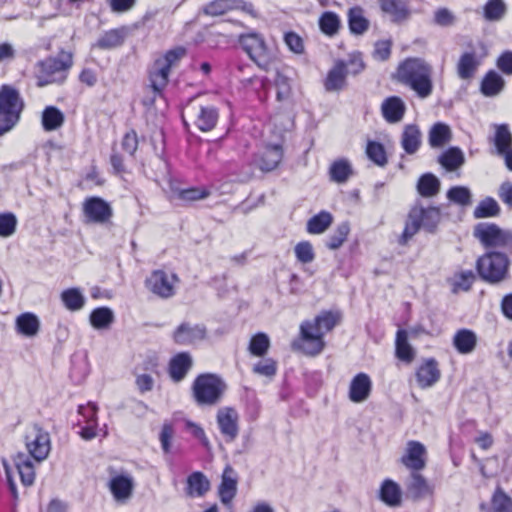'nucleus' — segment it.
Returning a JSON list of instances; mask_svg holds the SVG:
<instances>
[{
	"instance_id": "1",
	"label": "nucleus",
	"mask_w": 512,
	"mask_h": 512,
	"mask_svg": "<svg viewBox=\"0 0 512 512\" xmlns=\"http://www.w3.org/2000/svg\"><path fill=\"white\" fill-rule=\"evenodd\" d=\"M397 80L408 86L416 95L425 99L433 91L432 67L420 58H408L401 62L396 72Z\"/></svg>"
},
{
	"instance_id": "2",
	"label": "nucleus",
	"mask_w": 512,
	"mask_h": 512,
	"mask_svg": "<svg viewBox=\"0 0 512 512\" xmlns=\"http://www.w3.org/2000/svg\"><path fill=\"white\" fill-rule=\"evenodd\" d=\"M186 55V49L176 47L155 59L149 69L150 87L156 96H161L168 85L170 71Z\"/></svg>"
},
{
	"instance_id": "3",
	"label": "nucleus",
	"mask_w": 512,
	"mask_h": 512,
	"mask_svg": "<svg viewBox=\"0 0 512 512\" xmlns=\"http://www.w3.org/2000/svg\"><path fill=\"white\" fill-rule=\"evenodd\" d=\"M509 257L501 252H487L476 262V269L482 280L489 284H499L509 278Z\"/></svg>"
},
{
	"instance_id": "4",
	"label": "nucleus",
	"mask_w": 512,
	"mask_h": 512,
	"mask_svg": "<svg viewBox=\"0 0 512 512\" xmlns=\"http://www.w3.org/2000/svg\"><path fill=\"white\" fill-rule=\"evenodd\" d=\"M227 389L226 383L215 374H201L193 382L192 395L200 406L217 405Z\"/></svg>"
},
{
	"instance_id": "5",
	"label": "nucleus",
	"mask_w": 512,
	"mask_h": 512,
	"mask_svg": "<svg viewBox=\"0 0 512 512\" xmlns=\"http://www.w3.org/2000/svg\"><path fill=\"white\" fill-rule=\"evenodd\" d=\"M24 108L23 99L17 89L10 85L0 88V136L9 132L19 121Z\"/></svg>"
},
{
	"instance_id": "6",
	"label": "nucleus",
	"mask_w": 512,
	"mask_h": 512,
	"mask_svg": "<svg viewBox=\"0 0 512 512\" xmlns=\"http://www.w3.org/2000/svg\"><path fill=\"white\" fill-rule=\"evenodd\" d=\"M364 68L365 65L360 53H352L346 60H336L325 78V89L329 92L342 90L346 86V77L348 75H357Z\"/></svg>"
},
{
	"instance_id": "7",
	"label": "nucleus",
	"mask_w": 512,
	"mask_h": 512,
	"mask_svg": "<svg viewBox=\"0 0 512 512\" xmlns=\"http://www.w3.org/2000/svg\"><path fill=\"white\" fill-rule=\"evenodd\" d=\"M293 347L311 356L322 352L325 347L324 333L315 320L301 323L299 339L293 342Z\"/></svg>"
},
{
	"instance_id": "8",
	"label": "nucleus",
	"mask_w": 512,
	"mask_h": 512,
	"mask_svg": "<svg viewBox=\"0 0 512 512\" xmlns=\"http://www.w3.org/2000/svg\"><path fill=\"white\" fill-rule=\"evenodd\" d=\"M25 447L27 455L36 463L43 462L51 451L50 434L38 425L32 426L25 435Z\"/></svg>"
},
{
	"instance_id": "9",
	"label": "nucleus",
	"mask_w": 512,
	"mask_h": 512,
	"mask_svg": "<svg viewBox=\"0 0 512 512\" xmlns=\"http://www.w3.org/2000/svg\"><path fill=\"white\" fill-rule=\"evenodd\" d=\"M474 236L487 248L509 249L512 247V232L496 224L480 223L475 227Z\"/></svg>"
},
{
	"instance_id": "10",
	"label": "nucleus",
	"mask_w": 512,
	"mask_h": 512,
	"mask_svg": "<svg viewBox=\"0 0 512 512\" xmlns=\"http://www.w3.org/2000/svg\"><path fill=\"white\" fill-rule=\"evenodd\" d=\"M180 279L174 272L155 270L146 279V286L153 294L168 299L175 295Z\"/></svg>"
},
{
	"instance_id": "11",
	"label": "nucleus",
	"mask_w": 512,
	"mask_h": 512,
	"mask_svg": "<svg viewBox=\"0 0 512 512\" xmlns=\"http://www.w3.org/2000/svg\"><path fill=\"white\" fill-rule=\"evenodd\" d=\"M82 213L87 224H106L113 216V209L103 198L91 196L83 201Z\"/></svg>"
},
{
	"instance_id": "12",
	"label": "nucleus",
	"mask_w": 512,
	"mask_h": 512,
	"mask_svg": "<svg viewBox=\"0 0 512 512\" xmlns=\"http://www.w3.org/2000/svg\"><path fill=\"white\" fill-rule=\"evenodd\" d=\"M267 75L260 76L258 79L261 80L263 88H267L270 84H273L276 90V98L279 102L288 101L291 98L292 88L290 79L281 74L278 70L277 62H271L268 68H264Z\"/></svg>"
},
{
	"instance_id": "13",
	"label": "nucleus",
	"mask_w": 512,
	"mask_h": 512,
	"mask_svg": "<svg viewBox=\"0 0 512 512\" xmlns=\"http://www.w3.org/2000/svg\"><path fill=\"white\" fill-rule=\"evenodd\" d=\"M107 487L116 503L126 504L133 495L135 480L127 472H113L110 474Z\"/></svg>"
},
{
	"instance_id": "14",
	"label": "nucleus",
	"mask_w": 512,
	"mask_h": 512,
	"mask_svg": "<svg viewBox=\"0 0 512 512\" xmlns=\"http://www.w3.org/2000/svg\"><path fill=\"white\" fill-rule=\"evenodd\" d=\"M98 406L93 402L78 406L80 419L77 425L81 428L79 435L84 440H92L98 435Z\"/></svg>"
},
{
	"instance_id": "15",
	"label": "nucleus",
	"mask_w": 512,
	"mask_h": 512,
	"mask_svg": "<svg viewBox=\"0 0 512 512\" xmlns=\"http://www.w3.org/2000/svg\"><path fill=\"white\" fill-rule=\"evenodd\" d=\"M67 72L56 62V58H48L39 63V70L36 74L37 86L44 87L53 83H62Z\"/></svg>"
},
{
	"instance_id": "16",
	"label": "nucleus",
	"mask_w": 512,
	"mask_h": 512,
	"mask_svg": "<svg viewBox=\"0 0 512 512\" xmlns=\"http://www.w3.org/2000/svg\"><path fill=\"white\" fill-rule=\"evenodd\" d=\"M427 462V451L425 446L415 440L406 444L405 452L401 457V463L412 472L423 470Z\"/></svg>"
},
{
	"instance_id": "17",
	"label": "nucleus",
	"mask_w": 512,
	"mask_h": 512,
	"mask_svg": "<svg viewBox=\"0 0 512 512\" xmlns=\"http://www.w3.org/2000/svg\"><path fill=\"white\" fill-rule=\"evenodd\" d=\"M186 116L203 132L211 131L218 121V111L213 106H190Z\"/></svg>"
},
{
	"instance_id": "18",
	"label": "nucleus",
	"mask_w": 512,
	"mask_h": 512,
	"mask_svg": "<svg viewBox=\"0 0 512 512\" xmlns=\"http://www.w3.org/2000/svg\"><path fill=\"white\" fill-rule=\"evenodd\" d=\"M206 329L202 325L181 323L173 332L172 339L178 345H193L205 338Z\"/></svg>"
},
{
	"instance_id": "19",
	"label": "nucleus",
	"mask_w": 512,
	"mask_h": 512,
	"mask_svg": "<svg viewBox=\"0 0 512 512\" xmlns=\"http://www.w3.org/2000/svg\"><path fill=\"white\" fill-rule=\"evenodd\" d=\"M372 391V380L370 376L364 372L356 374L350 384L348 397L353 403L365 402Z\"/></svg>"
},
{
	"instance_id": "20",
	"label": "nucleus",
	"mask_w": 512,
	"mask_h": 512,
	"mask_svg": "<svg viewBox=\"0 0 512 512\" xmlns=\"http://www.w3.org/2000/svg\"><path fill=\"white\" fill-rule=\"evenodd\" d=\"M217 423L221 433L233 440L238 434V413L234 408L223 407L217 412Z\"/></svg>"
},
{
	"instance_id": "21",
	"label": "nucleus",
	"mask_w": 512,
	"mask_h": 512,
	"mask_svg": "<svg viewBox=\"0 0 512 512\" xmlns=\"http://www.w3.org/2000/svg\"><path fill=\"white\" fill-rule=\"evenodd\" d=\"M381 11L392 22L401 23L409 18L410 9L406 0H378Z\"/></svg>"
},
{
	"instance_id": "22",
	"label": "nucleus",
	"mask_w": 512,
	"mask_h": 512,
	"mask_svg": "<svg viewBox=\"0 0 512 512\" xmlns=\"http://www.w3.org/2000/svg\"><path fill=\"white\" fill-rule=\"evenodd\" d=\"M283 159V147L281 143L266 145L258 161V168L264 172L276 169Z\"/></svg>"
},
{
	"instance_id": "23",
	"label": "nucleus",
	"mask_w": 512,
	"mask_h": 512,
	"mask_svg": "<svg viewBox=\"0 0 512 512\" xmlns=\"http://www.w3.org/2000/svg\"><path fill=\"white\" fill-rule=\"evenodd\" d=\"M407 493L415 500L423 499L433 495L434 486L419 472H412L409 483L407 484Z\"/></svg>"
},
{
	"instance_id": "24",
	"label": "nucleus",
	"mask_w": 512,
	"mask_h": 512,
	"mask_svg": "<svg viewBox=\"0 0 512 512\" xmlns=\"http://www.w3.org/2000/svg\"><path fill=\"white\" fill-rule=\"evenodd\" d=\"M440 379V370L434 359L425 361L416 372L418 385L425 389L433 386Z\"/></svg>"
},
{
	"instance_id": "25",
	"label": "nucleus",
	"mask_w": 512,
	"mask_h": 512,
	"mask_svg": "<svg viewBox=\"0 0 512 512\" xmlns=\"http://www.w3.org/2000/svg\"><path fill=\"white\" fill-rule=\"evenodd\" d=\"M237 491V477L235 471L227 466L222 474V481L218 489L220 500L223 504L228 505L235 497Z\"/></svg>"
},
{
	"instance_id": "26",
	"label": "nucleus",
	"mask_w": 512,
	"mask_h": 512,
	"mask_svg": "<svg viewBox=\"0 0 512 512\" xmlns=\"http://www.w3.org/2000/svg\"><path fill=\"white\" fill-rule=\"evenodd\" d=\"M13 461L20 476L21 483L24 486H32L36 476L35 461L31 460V457L25 453H18Z\"/></svg>"
},
{
	"instance_id": "27",
	"label": "nucleus",
	"mask_w": 512,
	"mask_h": 512,
	"mask_svg": "<svg viewBox=\"0 0 512 512\" xmlns=\"http://www.w3.org/2000/svg\"><path fill=\"white\" fill-rule=\"evenodd\" d=\"M192 367L189 353L181 352L175 355L169 363V375L174 382L182 381Z\"/></svg>"
},
{
	"instance_id": "28",
	"label": "nucleus",
	"mask_w": 512,
	"mask_h": 512,
	"mask_svg": "<svg viewBox=\"0 0 512 512\" xmlns=\"http://www.w3.org/2000/svg\"><path fill=\"white\" fill-rule=\"evenodd\" d=\"M453 346L460 354L472 353L477 345V335L470 329H460L453 336Z\"/></svg>"
},
{
	"instance_id": "29",
	"label": "nucleus",
	"mask_w": 512,
	"mask_h": 512,
	"mask_svg": "<svg viewBox=\"0 0 512 512\" xmlns=\"http://www.w3.org/2000/svg\"><path fill=\"white\" fill-rule=\"evenodd\" d=\"M381 110L387 122L397 123L402 120L406 107L401 98L392 96L384 100Z\"/></svg>"
},
{
	"instance_id": "30",
	"label": "nucleus",
	"mask_w": 512,
	"mask_h": 512,
	"mask_svg": "<svg viewBox=\"0 0 512 512\" xmlns=\"http://www.w3.org/2000/svg\"><path fill=\"white\" fill-rule=\"evenodd\" d=\"M65 122L64 113L56 106H46L41 113V125L44 131L52 132L60 129Z\"/></svg>"
},
{
	"instance_id": "31",
	"label": "nucleus",
	"mask_w": 512,
	"mask_h": 512,
	"mask_svg": "<svg viewBox=\"0 0 512 512\" xmlns=\"http://www.w3.org/2000/svg\"><path fill=\"white\" fill-rule=\"evenodd\" d=\"M16 331L25 337H34L40 329L39 318L31 312L20 314L15 321Z\"/></svg>"
},
{
	"instance_id": "32",
	"label": "nucleus",
	"mask_w": 512,
	"mask_h": 512,
	"mask_svg": "<svg viewBox=\"0 0 512 512\" xmlns=\"http://www.w3.org/2000/svg\"><path fill=\"white\" fill-rule=\"evenodd\" d=\"M210 489V481L202 472H193L186 481V494L189 497H203Z\"/></svg>"
},
{
	"instance_id": "33",
	"label": "nucleus",
	"mask_w": 512,
	"mask_h": 512,
	"mask_svg": "<svg viewBox=\"0 0 512 512\" xmlns=\"http://www.w3.org/2000/svg\"><path fill=\"white\" fill-rule=\"evenodd\" d=\"M475 281V274L472 270H459L447 279L454 294L467 292Z\"/></svg>"
},
{
	"instance_id": "34",
	"label": "nucleus",
	"mask_w": 512,
	"mask_h": 512,
	"mask_svg": "<svg viewBox=\"0 0 512 512\" xmlns=\"http://www.w3.org/2000/svg\"><path fill=\"white\" fill-rule=\"evenodd\" d=\"M395 355L405 363H411L415 358V350L408 341V333L404 329H399L396 333Z\"/></svg>"
},
{
	"instance_id": "35",
	"label": "nucleus",
	"mask_w": 512,
	"mask_h": 512,
	"mask_svg": "<svg viewBox=\"0 0 512 512\" xmlns=\"http://www.w3.org/2000/svg\"><path fill=\"white\" fill-rule=\"evenodd\" d=\"M380 499L390 507L400 506L402 502L400 486L393 480H384L380 488Z\"/></svg>"
},
{
	"instance_id": "36",
	"label": "nucleus",
	"mask_w": 512,
	"mask_h": 512,
	"mask_svg": "<svg viewBox=\"0 0 512 512\" xmlns=\"http://www.w3.org/2000/svg\"><path fill=\"white\" fill-rule=\"evenodd\" d=\"M421 145V132L414 124L406 125L401 137V146L407 154H415Z\"/></svg>"
},
{
	"instance_id": "37",
	"label": "nucleus",
	"mask_w": 512,
	"mask_h": 512,
	"mask_svg": "<svg viewBox=\"0 0 512 512\" xmlns=\"http://www.w3.org/2000/svg\"><path fill=\"white\" fill-rule=\"evenodd\" d=\"M115 321V315L109 307H98L89 316L91 326L96 330H108Z\"/></svg>"
},
{
	"instance_id": "38",
	"label": "nucleus",
	"mask_w": 512,
	"mask_h": 512,
	"mask_svg": "<svg viewBox=\"0 0 512 512\" xmlns=\"http://www.w3.org/2000/svg\"><path fill=\"white\" fill-rule=\"evenodd\" d=\"M64 307L72 312L81 310L86 303V297L80 288L72 287L65 289L60 294Z\"/></svg>"
},
{
	"instance_id": "39",
	"label": "nucleus",
	"mask_w": 512,
	"mask_h": 512,
	"mask_svg": "<svg viewBox=\"0 0 512 512\" xmlns=\"http://www.w3.org/2000/svg\"><path fill=\"white\" fill-rule=\"evenodd\" d=\"M505 86V80L497 72L489 71L481 82V93L487 97H494L498 95Z\"/></svg>"
},
{
	"instance_id": "40",
	"label": "nucleus",
	"mask_w": 512,
	"mask_h": 512,
	"mask_svg": "<svg viewBox=\"0 0 512 512\" xmlns=\"http://www.w3.org/2000/svg\"><path fill=\"white\" fill-rule=\"evenodd\" d=\"M438 162L447 171H455L464 164V153L458 147H450L439 156Z\"/></svg>"
},
{
	"instance_id": "41",
	"label": "nucleus",
	"mask_w": 512,
	"mask_h": 512,
	"mask_svg": "<svg viewBox=\"0 0 512 512\" xmlns=\"http://www.w3.org/2000/svg\"><path fill=\"white\" fill-rule=\"evenodd\" d=\"M352 174V165L345 158L335 160L329 167L330 180L338 184L347 182Z\"/></svg>"
},
{
	"instance_id": "42",
	"label": "nucleus",
	"mask_w": 512,
	"mask_h": 512,
	"mask_svg": "<svg viewBox=\"0 0 512 512\" xmlns=\"http://www.w3.org/2000/svg\"><path fill=\"white\" fill-rule=\"evenodd\" d=\"M332 223V214L328 211L322 210L307 221L306 230L312 235L323 234Z\"/></svg>"
},
{
	"instance_id": "43",
	"label": "nucleus",
	"mask_w": 512,
	"mask_h": 512,
	"mask_svg": "<svg viewBox=\"0 0 512 512\" xmlns=\"http://www.w3.org/2000/svg\"><path fill=\"white\" fill-rule=\"evenodd\" d=\"M416 211L420 214L418 222L421 224V227L427 231H433L440 221V210L436 207L423 208L421 206H415L411 209V212Z\"/></svg>"
},
{
	"instance_id": "44",
	"label": "nucleus",
	"mask_w": 512,
	"mask_h": 512,
	"mask_svg": "<svg viewBox=\"0 0 512 512\" xmlns=\"http://www.w3.org/2000/svg\"><path fill=\"white\" fill-rule=\"evenodd\" d=\"M452 133L450 127L442 122L434 124L429 131V145L432 148H440L451 140Z\"/></svg>"
},
{
	"instance_id": "45",
	"label": "nucleus",
	"mask_w": 512,
	"mask_h": 512,
	"mask_svg": "<svg viewBox=\"0 0 512 512\" xmlns=\"http://www.w3.org/2000/svg\"><path fill=\"white\" fill-rule=\"evenodd\" d=\"M244 8L240 0H213L205 5L203 11L210 16H219L230 10Z\"/></svg>"
},
{
	"instance_id": "46",
	"label": "nucleus",
	"mask_w": 512,
	"mask_h": 512,
	"mask_svg": "<svg viewBox=\"0 0 512 512\" xmlns=\"http://www.w3.org/2000/svg\"><path fill=\"white\" fill-rule=\"evenodd\" d=\"M494 145L499 155L512 148V133L507 124L495 125Z\"/></svg>"
},
{
	"instance_id": "47",
	"label": "nucleus",
	"mask_w": 512,
	"mask_h": 512,
	"mask_svg": "<svg viewBox=\"0 0 512 512\" xmlns=\"http://www.w3.org/2000/svg\"><path fill=\"white\" fill-rule=\"evenodd\" d=\"M479 62L473 53H464L457 64V73L461 79L467 80L474 76Z\"/></svg>"
},
{
	"instance_id": "48",
	"label": "nucleus",
	"mask_w": 512,
	"mask_h": 512,
	"mask_svg": "<svg viewBox=\"0 0 512 512\" xmlns=\"http://www.w3.org/2000/svg\"><path fill=\"white\" fill-rule=\"evenodd\" d=\"M439 189L440 181L431 173L422 175L417 184V190L423 197H433L439 192Z\"/></svg>"
},
{
	"instance_id": "49",
	"label": "nucleus",
	"mask_w": 512,
	"mask_h": 512,
	"mask_svg": "<svg viewBox=\"0 0 512 512\" xmlns=\"http://www.w3.org/2000/svg\"><path fill=\"white\" fill-rule=\"evenodd\" d=\"M348 23L350 32H365L369 29V21L364 16L363 9L358 6L349 9Z\"/></svg>"
},
{
	"instance_id": "50",
	"label": "nucleus",
	"mask_w": 512,
	"mask_h": 512,
	"mask_svg": "<svg viewBox=\"0 0 512 512\" xmlns=\"http://www.w3.org/2000/svg\"><path fill=\"white\" fill-rule=\"evenodd\" d=\"M489 512H512V498L500 487L492 495Z\"/></svg>"
},
{
	"instance_id": "51",
	"label": "nucleus",
	"mask_w": 512,
	"mask_h": 512,
	"mask_svg": "<svg viewBox=\"0 0 512 512\" xmlns=\"http://www.w3.org/2000/svg\"><path fill=\"white\" fill-rule=\"evenodd\" d=\"M350 232V226L348 222L340 223L336 229L330 234L326 240V247L330 250H336L340 248L346 241Z\"/></svg>"
},
{
	"instance_id": "52",
	"label": "nucleus",
	"mask_w": 512,
	"mask_h": 512,
	"mask_svg": "<svg viewBox=\"0 0 512 512\" xmlns=\"http://www.w3.org/2000/svg\"><path fill=\"white\" fill-rule=\"evenodd\" d=\"M499 212L500 207L497 201L491 197H487L476 206L473 215L476 219H481L497 216Z\"/></svg>"
},
{
	"instance_id": "53",
	"label": "nucleus",
	"mask_w": 512,
	"mask_h": 512,
	"mask_svg": "<svg viewBox=\"0 0 512 512\" xmlns=\"http://www.w3.org/2000/svg\"><path fill=\"white\" fill-rule=\"evenodd\" d=\"M418 213H419L418 211H416V212L410 211L409 212L408 219L406 221L404 230L398 240L400 245H406L408 243V241L410 239H412V237L414 235L417 234L419 229L422 228L421 224L418 222V217L420 215Z\"/></svg>"
},
{
	"instance_id": "54",
	"label": "nucleus",
	"mask_w": 512,
	"mask_h": 512,
	"mask_svg": "<svg viewBox=\"0 0 512 512\" xmlns=\"http://www.w3.org/2000/svg\"><path fill=\"white\" fill-rule=\"evenodd\" d=\"M367 157L378 166H384L387 163V155L384 146L376 141H368L366 145Z\"/></svg>"
},
{
	"instance_id": "55",
	"label": "nucleus",
	"mask_w": 512,
	"mask_h": 512,
	"mask_svg": "<svg viewBox=\"0 0 512 512\" xmlns=\"http://www.w3.org/2000/svg\"><path fill=\"white\" fill-rule=\"evenodd\" d=\"M340 318L341 314L339 312L323 311L314 320L325 335L337 325Z\"/></svg>"
},
{
	"instance_id": "56",
	"label": "nucleus",
	"mask_w": 512,
	"mask_h": 512,
	"mask_svg": "<svg viewBox=\"0 0 512 512\" xmlns=\"http://www.w3.org/2000/svg\"><path fill=\"white\" fill-rule=\"evenodd\" d=\"M17 217L12 212H0V237L9 238L16 232Z\"/></svg>"
},
{
	"instance_id": "57",
	"label": "nucleus",
	"mask_w": 512,
	"mask_h": 512,
	"mask_svg": "<svg viewBox=\"0 0 512 512\" xmlns=\"http://www.w3.org/2000/svg\"><path fill=\"white\" fill-rule=\"evenodd\" d=\"M447 198L458 205L467 206L471 204L472 195L465 186H454L447 192Z\"/></svg>"
},
{
	"instance_id": "58",
	"label": "nucleus",
	"mask_w": 512,
	"mask_h": 512,
	"mask_svg": "<svg viewBox=\"0 0 512 512\" xmlns=\"http://www.w3.org/2000/svg\"><path fill=\"white\" fill-rule=\"evenodd\" d=\"M294 254L302 264H309L315 259V252L312 244L309 241H301L294 247Z\"/></svg>"
},
{
	"instance_id": "59",
	"label": "nucleus",
	"mask_w": 512,
	"mask_h": 512,
	"mask_svg": "<svg viewBox=\"0 0 512 512\" xmlns=\"http://www.w3.org/2000/svg\"><path fill=\"white\" fill-rule=\"evenodd\" d=\"M321 32H337L340 27V19L334 12H324L319 19Z\"/></svg>"
},
{
	"instance_id": "60",
	"label": "nucleus",
	"mask_w": 512,
	"mask_h": 512,
	"mask_svg": "<svg viewBox=\"0 0 512 512\" xmlns=\"http://www.w3.org/2000/svg\"><path fill=\"white\" fill-rule=\"evenodd\" d=\"M485 17L489 20H499L505 13V4L502 0H489L484 8Z\"/></svg>"
},
{
	"instance_id": "61",
	"label": "nucleus",
	"mask_w": 512,
	"mask_h": 512,
	"mask_svg": "<svg viewBox=\"0 0 512 512\" xmlns=\"http://www.w3.org/2000/svg\"><path fill=\"white\" fill-rule=\"evenodd\" d=\"M209 195L210 191L205 187H192L179 192V198L184 201L202 200L207 198Z\"/></svg>"
},
{
	"instance_id": "62",
	"label": "nucleus",
	"mask_w": 512,
	"mask_h": 512,
	"mask_svg": "<svg viewBox=\"0 0 512 512\" xmlns=\"http://www.w3.org/2000/svg\"><path fill=\"white\" fill-rule=\"evenodd\" d=\"M258 360V375L272 379L277 372V363L272 358H263Z\"/></svg>"
},
{
	"instance_id": "63",
	"label": "nucleus",
	"mask_w": 512,
	"mask_h": 512,
	"mask_svg": "<svg viewBox=\"0 0 512 512\" xmlns=\"http://www.w3.org/2000/svg\"><path fill=\"white\" fill-rule=\"evenodd\" d=\"M174 437V429L171 423L165 422L162 425V429L159 435V440L161 443L162 450L165 454L170 453L171 451V443Z\"/></svg>"
},
{
	"instance_id": "64",
	"label": "nucleus",
	"mask_w": 512,
	"mask_h": 512,
	"mask_svg": "<svg viewBox=\"0 0 512 512\" xmlns=\"http://www.w3.org/2000/svg\"><path fill=\"white\" fill-rule=\"evenodd\" d=\"M434 22L443 28L451 27L455 22V16L447 8H439L434 13Z\"/></svg>"
}]
</instances>
